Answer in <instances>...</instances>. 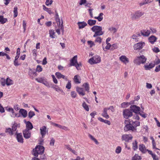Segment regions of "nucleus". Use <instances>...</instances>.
I'll use <instances>...</instances> for the list:
<instances>
[{
	"instance_id": "obj_1",
	"label": "nucleus",
	"mask_w": 160,
	"mask_h": 160,
	"mask_svg": "<svg viewBox=\"0 0 160 160\" xmlns=\"http://www.w3.org/2000/svg\"><path fill=\"white\" fill-rule=\"evenodd\" d=\"M91 30L95 33L93 35V37L101 36L104 33V32L102 31V27L100 26L95 25L91 28Z\"/></svg>"
},
{
	"instance_id": "obj_2",
	"label": "nucleus",
	"mask_w": 160,
	"mask_h": 160,
	"mask_svg": "<svg viewBox=\"0 0 160 160\" xmlns=\"http://www.w3.org/2000/svg\"><path fill=\"white\" fill-rule=\"evenodd\" d=\"M147 58L143 55H141L137 57L134 60V62L138 65L140 64H143L145 63L147 60Z\"/></svg>"
},
{
	"instance_id": "obj_3",
	"label": "nucleus",
	"mask_w": 160,
	"mask_h": 160,
	"mask_svg": "<svg viewBox=\"0 0 160 160\" xmlns=\"http://www.w3.org/2000/svg\"><path fill=\"white\" fill-rule=\"evenodd\" d=\"M44 150V148L43 146H37L33 149V155L36 157H38L39 154H40L43 153Z\"/></svg>"
},
{
	"instance_id": "obj_4",
	"label": "nucleus",
	"mask_w": 160,
	"mask_h": 160,
	"mask_svg": "<svg viewBox=\"0 0 160 160\" xmlns=\"http://www.w3.org/2000/svg\"><path fill=\"white\" fill-rule=\"evenodd\" d=\"M129 123L127 124L124 127V130L125 132L131 131L132 132H135L136 131L137 129L133 126V121L129 120Z\"/></svg>"
},
{
	"instance_id": "obj_5",
	"label": "nucleus",
	"mask_w": 160,
	"mask_h": 160,
	"mask_svg": "<svg viewBox=\"0 0 160 160\" xmlns=\"http://www.w3.org/2000/svg\"><path fill=\"white\" fill-rule=\"evenodd\" d=\"M70 64L68 67L72 66H75L77 70L80 69L79 66L81 65L80 64L78 63L77 61V56H75L72 59L70 60Z\"/></svg>"
},
{
	"instance_id": "obj_6",
	"label": "nucleus",
	"mask_w": 160,
	"mask_h": 160,
	"mask_svg": "<svg viewBox=\"0 0 160 160\" xmlns=\"http://www.w3.org/2000/svg\"><path fill=\"white\" fill-rule=\"evenodd\" d=\"M100 57L98 55H96L89 59L88 62L91 65L97 64L100 62Z\"/></svg>"
},
{
	"instance_id": "obj_7",
	"label": "nucleus",
	"mask_w": 160,
	"mask_h": 160,
	"mask_svg": "<svg viewBox=\"0 0 160 160\" xmlns=\"http://www.w3.org/2000/svg\"><path fill=\"white\" fill-rule=\"evenodd\" d=\"M144 14V12L140 11H137L132 14L131 18L133 20L137 19L140 18Z\"/></svg>"
},
{
	"instance_id": "obj_8",
	"label": "nucleus",
	"mask_w": 160,
	"mask_h": 160,
	"mask_svg": "<svg viewBox=\"0 0 160 160\" xmlns=\"http://www.w3.org/2000/svg\"><path fill=\"white\" fill-rule=\"evenodd\" d=\"M145 43L143 42H141L135 44L133 46L134 50H140L142 49L145 46Z\"/></svg>"
},
{
	"instance_id": "obj_9",
	"label": "nucleus",
	"mask_w": 160,
	"mask_h": 160,
	"mask_svg": "<svg viewBox=\"0 0 160 160\" xmlns=\"http://www.w3.org/2000/svg\"><path fill=\"white\" fill-rule=\"evenodd\" d=\"M133 137L131 134H124L122 135L121 139L122 141L128 142L132 140Z\"/></svg>"
},
{
	"instance_id": "obj_10",
	"label": "nucleus",
	"mask_w": 160,
	"mask_h": 160,
	"mask_svg": "<svg viewBox=\"0 0 160 160\" xmlns=\"http://www.w3.org/2000/svg\"><path fill=\"white\" fill-rule=\"evenodd\" d=\"M123 115L124 118H128L132 115V113L128 109H126L123 110Z\"/></svg>"
},
{
	"instance_id": "obj_11",
	"label": "nucleus",
	"mask_w": 160,
	"mask_h": 160,
	"mask_svg": "<svg viewBox=\"0 0 160 160\" xmlns=\"http://www.w3.org/2000/svg\"><path fill=\"white\" fill-rule=\"evenodd\" d=\"M140 36L141 34L139 33H136L133 34L131 37V41H134L135 42H138L139 40Z\"/></svg>"
},
{
	"instance_id": "obj_12",
	"label": "nucleus",
	"mask_w": 160,
	"mask_h": 160,
	"mask_svg": "<svg viewBox=\"0 0 160 160\" xmlns=\"http://www.w3.org/2000/svg\"><path fill=\"white\" fill-rule=\"evenodd\" d=\"M28 75L31 78L33 79L37 76L38 74L34 68H30L28 71Z\"/></svg>"
},
{
	"instance_id": "obj_13",
	"label": "nucleus",
	"mask_w": 160,
	"mask_h": 160,
	"mask_svg": "<svg viewBox=\"0 0 160 160\" xmlns=\"http://www.w3.org/2000/svg\"><path fill=\"white\" fill-rule=\"evenodd\" d=\"M55 20L57 22L58 26L59 25V27L62 29L63 26V21L62 20H60L57 13H56L55 14Z\"/></svg>"
},
{
	"instance_id": "obj_14",
	"label": "nucleus",
	"mask_w": 160,
	"mask_h": 160,
	"mask_svg": "<svg viewBox=\"0 0 160 160\" xmlns=\"http://www.w3.org/2000/svg\"><path fill=\"white\" fill-rule=\"evenodd\" d=\"M40 133L42 135V138H44L48 132L47 127L46 126H43L40 128Z\"/></svg>"
},
{
	"instance_id": "obj_15",
	"label": "nucleus",
	"mask_w": 160,
	"mask_h": 160,
	"mask_svg": "<svg viewBox=\"0 0 160 160\" xmlns=\"http://www.w3.org/2000/svg\"><path fill=\"white\" fill-rule=\"evenodd\" d=\"M130 109L131 111L136 114H138L140 112V108L135 105H131L130 107Z\"/></svg>"
},
{
	"instance_id": "obj_16",
	"label": "nucleus",
	"mask_w": 160,
	"mask_h": 160,
	"mask_svg": "<svg viewBox=\"0 0 160 160\" xmlns=\"http://www.w3.org/2000/svg\"><path fill=\"white\" fill-rule=\"evenodd\" d=\"M22 133L25 138L28 139L31 137V133L30 131L24 129Z\"/></svg>"
},
{
	"instance_id": "obj_17",
	"label": "nucleus",
	"mask_w": 160,
	"mask_h": 160,
	"mask_svg": "<svg viewBox=\"0 0 160 160\" xmlns=\"http://www.w3.org/2000/svg\"><path fill=\"white\" fill-rule=\"evenodd\" d=\"M24 122L26 124V129H25L31 130L33 128L32 124L30 122L26 121L25 120H24Z\"/></svg>"
},
{
	"instance_id": "obj_18",
	"label": "nucleus",
	"mask_w": 160,
	"mask_h": 160,
	"mask_svg": "<svg viewBox=\"0 0 160 160\" xmlns=\"http://www.w3.org/2000/svg\"><path fill=\"white\" fill-rule=\"evenodd\" d=\"M119 60L122 62L126 64L129 62V59L125 55H122L119 58Z\"/></svg>"
},
{
	"instance_id": "obj_19",
	"label": "nucleus",
	"mask_w": 160,
	"mask_h": 160,
	"mask_svg": "<svg viewBox=\"0 0 160 160\" xmlns=\"http://www.w3.org/2000/svg\"><path fill=\"white\" fill-rule=\"evenodd\" d=\"M7 110L8 112L11 113L10 114V116L11 117L13 118H15V117H19V116H18V114L15 113L13 109L12 108H9L7 109Z\"/></svg>"
},
{
	"instance_id": "obj_20",
	"label": "nucleus",
	"mask_w": 160,
	"mask_h": 160,
	"mask_svg": "<svg viewBox=\"0 0 160 160\" xmlns=\"http://www.w3.org/2000/svg\"><path fill=\"white\" fill-rule=\"evenodd\" d=\"M55 75L57 78L58 79L62 78L67 81H68L67 77L62 74L59 72H56L55 73Z\"/></svg>"
},
{
	"instance_id": "obj_21",
	"label": "nucleus",
	"mask_w": 160,
	"mask_h": 160,
	"mask_svg": "<svg viewBox=\"0 0 160 160\" xmlns=\"http://www.w3.org/2000/svg\"><path fill=\"white\" fill-rule=\"evenodd\" d=\"M16 138L18 142L22 143L23 142V139L21 133L17 134Z\"/></svg>"
},
{
	"instance_id": "obj_22",
	"label": "nucleus",
	"mask_w": 160,
	"mask_h": 160,
	"mask_svg": "<svg viewBox=\"0 0 160 160\" xmlns=\"http://www.w3.org/2000/svg\"><path fill=\"white\" fill-rule=\"evenodd\" d=\"M155 66V64L153 63H150L148 64H146L144 66L145 69L146 70H150L154 67Z\"/></svg>"
},
{
	"instance_id": "obj_23",
	"label": "nucleus",
	"mask_w": 160,
	"mask_h": 160,
	"mask_svg": "<svg viewBox=\"0 0 160 160\" xmlns=\"http://www.w3.org/2000/svg\"><path fill=\"white\" fill-rule=\"evenodd\" d=\"M157 39V38L154 35H151L148 38L149 42L152 44H154L156 41Z\"/></svg>"
},
{
	"instance_id": "obj_24",
	"label": "nucleus",
	"mask_w": 160,
	"mask_h": 160,
	"mask_svg": "<svg viewBox=\"0 0 160 160\" xmlns=\"http://www.w3.org/2000/svg\"><path fill=\"white\" fill-rule=\"evenodd\" d=\"M76 91L80 95L84 96L85 95V91L82 88L78 87L76 88Z\"/></svg>"
},
{
	"instance_id": "obj_25",
	"label": "nucleus",
	"mask_w": 160,
	"mask_h": 160,
	"mask_svg": "<svg viewBox=\"0 0 160 160\" xmlns=\"http://www.w3.org/2000/svg\"><path fill=\"white\" fill-rule=\"evenodd\" d=\"M77 24L78 26V28L79 29L84 28L87 25V24L84 21L78 22Z\"/></svg>"
},
{
	"instance_id": "obj_26",
	"label": "nucleus",
	"mask_w": 160,
	"mask_h": 160,
	"mask_svg": "<svg viewBox=\"0 0 160 160\" xmlns=\"http://www.w3.org/2000/svg\"><path fill=\"white\" fill-rule=\"evenodd\" d=\"M151 33V31L148 30H143L141 31V34L144 36H149Z\"/></svg>"
},
{
	"instance_id": "obj_27",
	"label": "nucleus",
	"mask_w": 160,
	"mask_h": 160,
	"mask_svg": "<svg viewBox=\"0 0 160 160\" xmlns=\"http://www.w3.org/2000/svg\"><path fill=\"white\" fill-rule=\"evenodd\" d=\"M108 110V108H104L102 113V116L106 119H108L109 118V116L107 113Z\"/></svg>"
},
{
	"instance_id": "obj_28",
	"label": "nucleus",
	"mask_w": 160,
	"mask_h": 160,
	"mask_svg": "<svg viewBox=\"0 0 160 160\" xmlns=\"http://www.w3.org/2000/svg\"><path fill=\"white\" fill-rule=\"evenodd\" d=\"M139 150L142 152L143 153L146 152L147 150L145 146L143 144L139 145Z\"/></svg>"
},
{
	"instance_id": "obj_29",
	"label": "nucleus",
	"mask_w": 160,
	"mask_h": 160,
	"mask_svg": "<svg viewBox=\"0 0 160 160\" xmlns=\"http://www.w3.org/2000/svg\"><path fill=\"white\" fill-rule=\"evenodd\" d=\"M74 82L77 84L80 83L81 79L78 75H75L73 79Z\"/></svg>"
},
{
	"instance_id": "obj_30",
	"label": "nucleus",
	"mask_w": 160,
	"mask_h": 160,
	"mask_svg": "<svg viewBox=\"0 0 160 160\" xmlns=\"http://www.w3.org/2000/svg\"><path fill=\"white\" fill-rule=\"evenodd\" d=\"M19 112L24 118H26L27 116V112L26 110L24 109H20Z\"/></svg>"
},
{
	"instance_id": "obj_31",
	"label": "nucleus",
	"mask_w": 160,
	"mask_h": 160,
	"mask_svg": "<svg viewBox=\"0 0 160 160\" xmlns=\"http://www.w3.org/2000/svg\"><path fill=\"white\" fill-rule=\"evenodd\" d=\"M103 13L102 12H101L99 14V15L98 17H95L94 18L96 19H98V21L99 22H100L101 21H102L103 19Z\"/></svg>"
},
{
	"instance_id": "obj_32",
	"label": "nucleus",
	"mask_w": 160,
	"mask_h": 160,
	"mask_svg": "<svg viewBox=\"0 0 160 160\" xmlns=\"http://www.w3.org/2000/svg\"><path fill=\"white\" fill-rule=\"evenodd\" d=\"M13 84V81L9 78L8 77L6 79V85L8 86H10Z\"/></svg>"
},
{
	"instance_id": "obj_33",
	"label": "nucleus",
	"mask_w": 160,
	"mask_h": 160,
	"mask_svg": "<svg viewBox=\"0 0 160 160\" xmlns=\"http://www.w3.org/2000/svg\"><path fill=\"white\" fill-rule=\"evenodd\" d=\"M55 32L54 30L53 29H50L49 31V34L50 37L52 38H55Z\"/></svg>"
},
{
	"instance_id": "obj_34",
	"label": "nucleus",
	"mask_w": 160,
	"mask_h": 160,
	"mask_svg": "<svg viewBox=\"0 0 160 160\" xmlns=\"http://www.w3.org/2000/svg\"><path fill=\"white\" fill-rule=\"evenodd\" d=\"M5 132L8 133L10 136H12L14 134V133L12 132L11 128H7L6 129Z\"/></svg>"
},
{
	"instance_id": "obj_35",
	"label": "nucleus",
	"mask_w": 160,
	"mask_h": 160,
	"mask_svg": "<svg viewBox=\"0 0 160 160\" xmlns=\"http://www.w3.org/2000/svg\"><path fill=\"white\" fill-rule=\"evenodd\" d=\"M19 127V124L16 123H15L12 125V126L11 129L14 133L15 132L17 128Z\"/></svg>"
},
{
	"instance_id": "obj_36",
	"label": "nucleus",
	"mask_w": 160,
	"mask_h": 160,
	"mask_svg": "<svg viewBox=\"0 0 160 160\" xmlns=\"http://www.w3.org/2000/svg\"><path fill=\"white\" fill-rule=\"evenodd\" d=\"M96 22V20L89 19L88 21V24L90 26H92L95 25Z\"/></svg>"
},
{
	"instance_id": "obj_37",
	"label": "nucleus",
	"mask_w": 160,
	"mask_h": 160,
	"mask_svg": "<svg viewBox=\"0 0 160 160\" xmlns=\"http://www.w3.org/2000/svg\"><path fill=\"white\" fill-rule=\"evenodd\" d=\"M132 148L134 150H136L138 148V142L136 140H134L132 143Z\"/></svg>"
},
{
	"instance_id": "obj_38",
	"label": "nucleus",
	"mask_w": 160,
	"mask_h": 160,
	"mask_svg": "<svg viewBox=\"0 0 160 160\" xmlns=\"http://www.w3.org/2000/svg\"><path fill=\"white\" fill-rule=\"evenodd\" d=\"M8 20L6 18H4L2 16H0V22L2 24H3L7 22Z\"/></svg>"
},
{
	"instance_id": "obj_39",
	"label": "nucleus",
	"mask_w": 160,
	"mask_h": 160,
	"mask_svg": "<svg viewBox=\"0 0 160 160\" xmlns=\"http://www.w3.org/2000/svg\"><path fill=\"white\" fill-rule=\"evenodd\" d=\"M42 7L43 9L48 13L49 14L52 13V12L50 8L46 7L44 5H43Z\"/></svg>"
},
{
	"instance_id": "obj_40",
	"label": "nucleus",
	"mask_w": 160,
	"mask_h": 160,
	"mask_svg": "<svg viewBox=\"0 0 160 160\" xmlns=\"http://www.w3.org/2000/svg\"><path fill=\"white\" fill-rule=\"evenodd\" d=\"M88 136L93 141L95 142L96 144L97 145L99 144V142L97 140V139L95 138L92 135L90 134H89Z\"/></svg>"
},
{
	"instance_id": "obj_41",
	"label": "nucleus",
	"mask_w": 160,
	"mask_h": 160,
	"mask_svg": "<svg viewBox=\"0 0 160 160\" xmlns=\"http://www.w3.org/2000/svg\"><path fill=\"white\" fill-rule=\"evenodd\" d=\"M82 86L85 88L86 91L88 92L89 90V84L88 83H84Z\"/></svg>"
},
{
	"instance_id": "obj_42",
	"label": "nucleus",
	"mask_w": 160,
	"mask_h": 160,
	"mask_svg": "<svg viewBox=\"0 0 160 160\" xmlns=\"http://www.w3.org/2000/svg\"><path fill=\"white\" fill-rule=\"evenodd\" d=\"M108 30L109 31L112 32L113 33H115L117 31V29L114 27H111L108 28Z\"/></svg>"
},
{
	"instance_id": "obj_43",
	"label": "nucleus",
	"mask_w": 160,
	"mask_h": 160,
	"mask_svg": "<svg viewBox=\"0 0 160 160\" xmlns=\"http://www.w3.org/2000/svg\"><path fill=\"white\" fill-rule=\"evenodd\" d=\"M82 107L87 111H89V108L88 106L85 103V102H83L82 105Z\"/></svg>"
},
{
	"instance_id": "obj_44",
	"label": "nucleus",
	"mask_w": 160,
	"mask_h": 160,
	"mask_svg": "<svg viewBox=\"0 0 160 160\" xmlns=\"http://www.w3.org/2000/svg\"><path fill=\"white\" fill-rule=\"evenodd\" d=\"M14 15L13 17L14 18L16 17L18 15V8L16 7H15L14 8L13 10Z\"/></svg>"
},
{
	"instance_id": "obj_45",
	"label": "nucleus",
	"mask_w": 160,
	"mask_h": 160,
	"mask_svg": "<svg viewBox=\"0 0 160 160\" xmlns=\"http://www.w3.org/2000/svg\"><path fill=\"white\" fill-rule=\"evenodd\" d=\"M42 66L40 65L37 66L36 69L35 70L36 72H42Z\"/></svg>"
},
{
	"instance_id": "obj_46",
	"label": "nucleus",
	"mask_w": 160,
	"mask_h": 160,
	"mask_svg": "<svg viewBox=\"0 0 160 160\" xmlns=\"http://www.w3.org/2000/svg\"><path fill=\"white\" fill-rule=\"evenodd\" d=\"M129 105V102H124L121 104V106L122 108H126L128 107Z\"/></svg>"
},
{
	"instance_id": "obj_47",
	"label": "nucleus",
	"mask_w": 160,
	"mask_h": 160,
	"mask_svg": "<svg viewBox=\"0 0 160 160\" xmlns=\"http://www.w3.org/2000/svg\"><path fill=\"white\" fill-rule=\"evenodd\" d=\"M35 79L38 82L42 83L45 80L44 78L43 77L36 78Z\"/></svg>"
},
{
	"instance_id": "obj_48",
	"label": "nucleus",
	"mask_w": 160,
	"mask_h": 160,
	"mask_svg": "<svg viewBox=\"0 0 160 160\" xmlns=\"http://www.w3.org/2000/svg\"><path fill=\"white\" fill-rule=\"evenodd\" d=\"M132 159L134 160H141V158L140 156L138 155L137 154H135L132 157Z\"/></svg>"
},
{
	"instance_id": "obj_49",
	"label": "nucleus",
	"mask_w": 160,
	"mask_h": 160,
	"mask_svg": "<svg viewBox=\"0 0 160 160\" xmlns=\"http://www.w3.org/2000/svg\"><path fill=\"white\" fill-rule=\"evenodd\" d=\"M35 113L33 111H30L28 113V117L30 118H31L33 116L35 115Z\"/></svg>"
},
{
	"instance_id": "obj_50",
	"label": "nucleus",
	"mask_w": 160,
	"mask_h": 160,
	"mask_svg": "<svg viewBox=\"0 0 160 160\" xmlns=\"http://www.w3.org/2000/svg\"><path fill=\"white\" fill-rule=\"evenodd\" d=\"M1 83L2 86H5V85H6V79H5L3 78H2L1 79Z\"/></svg>"
},
{
	"instance_id": "obj_51",
	"label": "nucleus",
	"mask_w": 160,
	"mask_h": 160,
	"mask_svg": "<svg viewBox=\"0 0 160 160\" xmlns=\"http://www.w3.org/2000/svg\"><path fill=\"white\" fill-rule=\"evenodd\" d=\"M140 125V122L138 121H136L134 122L133 121V124L132 125H134V126L135 127V128H136L137 126H139Z\"/></svg>"
},
{
	"instance_id": "obj_52",
	"label": "nucleus",
	"mask_w": 160,
	"mask_h": 160,
	"mask_svg": "<svg viewBox=\"0 0 160 160\" xmlns=\"http://www.w3.org/2000/svg\"><path fill=\"white\" fill-rule=\"evenodd\" d=\"M150 2V1L149 0H144L143 1L140 3V5L142 6Z\"/></svg>"
},
{
	"instance_id": "obj_53",
	"label": "nucleus",
	"mask_w": 160,
	"mask_h": 160,
	"mask_svg": "<svg viewBox=\"0 0 160 160\" xmlns=\"http://www.w3.org/2000/svg\"><path fill=\"white\" fill-rule=\"evenodd\" d=\"M53 2L52 0H46L45 2L46 5L47 6H49V5H51Z\"/></svg>"
},
{
	"instance_id": "obj_54",
	"label": "nucleus",
	"mask_w": 160,
	"mask_h": 160,
	"mask_svg": "<svg viewBox=\"0 0 160 160\" xmlns=\"http://www.w3.org/2000/svg\"><path fill=\"white\" fill-rule=\"evenodd\" d=\"M152 50L154 52L156 53H157L160 51L159 48L157 47H154L153 48H152Z\"/></svg>"
},
{
	"instance_id": "obj_55",
	"label": "nucleus",
	"mask_w": 160,
	"mask_h": 160,
	"mask_svg": "<svg viewBox=\"0 0 160 160\" xmlns=\"http://www.w3.org/2000/svg\"><path fill=\"white\" fill-rule=\"evenodd\" d=\"M121 147L120 146H118L116 149L115 152L117 154H119L121 152Z\"/></svg>"
},
{
	"instance_id": "obj_56",
	"label": "nucleus",
	"mask_w": 160,
	"mask_h": 160,
	"mask_svg": "<svg viewBox=\"0 0 160 160\" xmlns=\"http://www.w3.org/2000/svg\"><path fill=\"white\" fill-rule=\"evenodd\" d=\"M102 41V38L100 37H97L96 38L95 41V42H98L99 43H101Z\"/></svg>"
},
{
	"instance_id": "obj_57",
	"label": "nucleus",
	"mask_w": 160,
	"mask_h": 160,
	"mask_svg": "<svg viewBox=\"0 0 160 160\" xmlns=\"http://www.w3.org/2000/svg\"><path fill=\"white\" fill-rule=\"evenodd\" d=\"M54 89L57 92H62V90L58 86L56 85Z\"/></svg>"
},
{
	"instance_id": "obj_58",
	"label": "nucleus",
	"mask_w": 160,
	"mask_h": 160,
	"mask_svg": "<svg viewBox=\"0 0 160 160\" xmlns=\"http://www.w3.org/2000/svg\"><path fill=\"white\" fill-rule=\"evenodd\" d=\"M87 42L88 45H89L90 47L91 48L95 45L94 42L91 41H88Z\"/></svg>"
},
{
	"instance_id": "obj_59",
	"label": "nucleus",
	"mask_w": 160,
	"mask_h": 160,
	"mask_svg": "<svg viewBox=\"0 0 160 160\" xmlns=\"http://www.w3.org/2000/svg\"><path fill=\"white\" fill-rule=\"evenodd\" d=\"M52 77L53 79V81L55 84H57L58 81L57 79L55 78V76L53 75H52Z\"/></svg>"
},
{
	"instance_id": "obj_60",
	"label": "nucleus",
	"mask_w": 160,
	"mask_h": 160,
	"mask_svg": "<svg viewBox=\"0 0 160 160\" xmlns=\"http://www.w3.org/2000/svg\"><path fill=\"white\" fill-rule=\"evenodd\" d=\"M22 26L23 28V32H25L26 30V23L24 20L23 21Z\"/></svg>"
},
{
	"instance_id": "obj_61",
	"label": "nucleus",
	"mask_w": 160,
	"mask_h": 160,
	"mask_svg": "<svg viewBox=\"0 0 160 160\" xmlns=\"http://www.w3.org/2000/svg\"><path fill=\"white\" fill-rule=\"evenodd\" d=\"M152 148L153 149H154L155 151H156L157 150H160L159 148L156 147V143L155 141L153 142H152Z\"/></svg>"
},
{
	"instance_id": "obj_62",
	"label": "nucleus",
	"mask_w": 160,
	"mask_h": 160,
	"mask_svg": "<svg viewBox=\"0 0 160 160\" xmlns=\"http://www.w3.org/2000/svg\"><path fill=\"white\" fill-rule=\"evenodd\" d=\"M71 81H68V83L67 84L66 88H68V89H70L71 88Z\"/></svg>"
},
{
	"instance_id": "obj_63",
	"label": "nucleus",
	"mask_w": 160,
	"mask_h": 160,
	"mask_svg": "<svg viewBox=\"0 0 160 160\" xmlns=\"http://www.w3.org/2000/svg\"><path fill=\"white\" fill-rule=\"evenodd\" d=\"M32 53L33 56L36 57L37 56V51L36 49H34L32 50Z\"/></svg>"
},
{
	"instance_id": "obj_64",
	"label": "nucleus",
	"mask_w": 160,
	"mask_h": 160,
	"mask_svg": "<svg viewBox=\"0 0 160 160\" xmlns=\"http://www.w3.org/2000/svg\"><path fill=\"white\" fill-rule=\"evenodd\" d=\"M84 158H81L79 156H77L76 159H71V160H84Z\"/></svg>"
}]
</instances>
